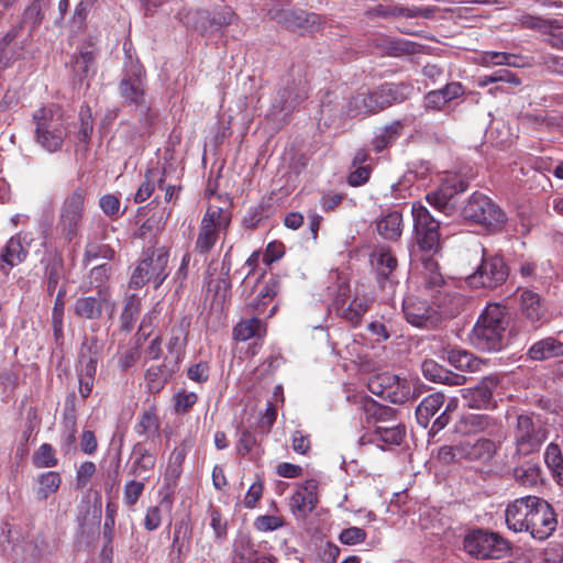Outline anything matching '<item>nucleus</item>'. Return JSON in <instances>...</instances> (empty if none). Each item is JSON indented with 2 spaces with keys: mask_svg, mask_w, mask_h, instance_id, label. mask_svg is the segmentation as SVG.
I'll return each instance as SVG.
<instances>
[{
  "mask_svg": "<svg viewBox=\"0 0 563 563\" xmlns=\"http://www.w3.org/2000/svg\"><path fill=\"white\" fill-rule=\"evenodd\" d=\"M363 410L365 413V419L368 423H373L375 428L379 423H389L396 420L395 415L396 410L376 402L373 399H366L363 402Z\"/></svg>",
  "mask_w": 563,
  "mask_h": 563,
  "instance_id": "obj_40",
  "label": "nucleus"
},
{
  "mask_svg": "<svg viewBox=\"0 0 563 563\" xmlns=\"http://www.w3.org/2000/svg\"><path fill=\"white\" fill-rule=\"evenodd\" d=\"M191 539V527L189 522L181 519L175 523L172 548L177 552L178 558L186 555L189 551Z\"/></svg>",
  "mask_w": 563,
  "mask_h": 563,
  "instance_id": "obj_46",
  "label": "nucleus"
},
{
  "mask_svg": "<svg viewBox=\"0 0 563 563\" xmlns=\"http://www.w3.org/2000/svg\"><path fill=\"white\" fill-rule=\"evenodd\" d=\"M33 464L37 468H51L57 465L58 460L55 456L53 446L48 443L42 444L33 454Z\"/></svg>",
  "mask_w": 563,
  "mask_h": 563,
  "instance_id": "obj_54",
  "label": "nucleus"
},
{
  "mask_svg": "<svg viewBox=\"0 0 563 563\" xmlns=\"http://www.w3.org/2000/svg\"><path fill=\"white\" fill-rule=\"evenodd\" d=\"M464 220L478 224L487 231H500L506 224V213L489 197L474 192L461 211Z\"/></svg>",
  "mask_w": 563,
  "mask_h": 563,
  "instance_id": "obj_7",
  "label": "nucleus"
},
{
  "mask_svg": "<svg viewBox=\"0 0 563 563\" xmlns=\"http://www.w3.org/2000/svg\"><path fill=\"white\" fill-rule=\"evenodd\" d=\"M515 479L527 487L536 486L541 482L542 471L537 463H527L516 467L514 471Z\"/></svg>",
  "mask_w": 563,
  "mask_h": 563,
  "instance_id": "obj_48",
  "label": "nucleus"
},
{
  "mask_svg": "<svg viewBox=\"0 0 563 563\" xmlns=\"http://www.w3.org/2000/svg\"><path fill=\"white\" fill-rule=\"evenodd\" d=\"M516 454L530 455L540 451L548 439V428L541 419L520 415L512 432Z\"/></svg>",
  "mask_w": 563,
  "mask_h": 563,
  "instance_id": "obj_9",
  "label": "nucleus"
},
{
  "mask_svg": "<svg viewBox=\"0 0 563 563\" xmlns=\"http://www.w3.org/2000/svg\"><path fill=\"white\" fill-rule=\"evenodd\" d=\"M422 277L426 290L430 292L432 303L437 307L439 321L442 318H453L457 316L464 307V297L455 291L453 287L446 284L439 272L437 261L431 256L421 258Z\"/></svg>",
  "mask_w": 563,
  "mask_h": 563,
  "instance_id": "obj_2",
  "label": "nucleus"
},
{
  "mask_svg": "<svg viewBox=\"0 0 563 563\" xmlns=\"http://www.w3.org/2000/svg\"><path fill=\"white\" fill-rule=\"evenodd\" d=\"M168 261V250L165 247L153 250L135 267L130 286L141 288L145 284L152 283L154 288H158L169 275Z\"/></svg>",
  "mask_w": 563,
  "mask_h": 563,
  "instance_id": "obj_10",
  "label": "nucleus"
},
{
  "mask_svg": "<svg viewBox=\"0 0 563 563\" xmlns=\"http://www.w3.org/2000/svg\"><path fill=\"white\" fill-rule=\"evenodd\" d=\"M26 257V251L22 246L20 238L12 236L5 244L2 253L1 260L10 267H13L20 263H22Z\"/></svg>",
  "mask_w": 563,
  "mask_h": 563,
  "instance_id": "obj_49",
  "label": "nucleus"
},
{
  "mask_svg": "<svg viewBox=\"0 0 563 563\" xmlns=\"http://www.w3.org/2000/svg\"><path fill=\"white\" fill-rule=\"evenodd\" d=\"M520 310L522 316L532 323L541 321L545 314L540 296L531 290H523L521 292Z\"/></svg>",
  "mask_w": 563,
  "mask_h": 563,
  "instance_id": "obj_39",
  "label": "nucleus"
},
{
  "mask_svg": "<svg viewBox=\"0 0 563 563\" xmlns=\"http://www.w3.org/2000/svg\"><path fill=\"white\" fill-rule=\"evenodd\" d=\"M402 311L406 320L415 327L432 328L439 323V313L427 300L415 296L404 299Z\"/></svg>",
  "mask_w": 563,
  "mask_h": 563,
  "instance_id": "obj_23",
  "label": "nucleus"
},
{
  "mask_svg": "<svg viewBox=\"0 0 563 563\" xmlns=\"http://www.w3.org/2000/svg\"><path fill=\"white\" fill-rule=\"evenodd\" d=\"M401 123L399 121L393 122L386 126L379 134L373 139V146L376 152H382L391 145L400 135Z\"/></svg>",
  "mask_w": 563,
  "mask_h": 563,
  "instance_id": "obj_51",
  "label": "nucleus"
},
{
  "mask_svg": "<svg viewBox=\"0 0 563 563\" xmlns=\"http://www.w3.org/2000/svg\"><path fill=\"white\" fill-rule=\"evenodd\" d=\"M528 356L533 361H545L563 356V341L554 336L539 340L529 347Z\"/></svg>",
  "mask_w": 563,
  "mask_h": 563,
  "instance_id": "obj_33",
  "label": "nucleus"
},
{
  "mask_svg": "<svg viewBox=\"0 0 563 563\" xmlns=\"http://www.w3.org/2000/svg\"><path fill=\"white\" fill-rule=\"evenodd\" d=\"M498 384L497 376H486L476 386L463 389L462 396L466 406L473 409L495 408L493 393Z\"/></svg>",
  "mask_w": 563,
  "mask_h": 563,
  "instance_id": "obj_24",
  "label": "nucleus"
},
{
  "mask_svg": "<svg viewBox=\"0 0 563 563\" xmlns=\"http://www.w3.org/2000/svg\"><path fill=\"white\" fill-rule=\"evenodd\" d=\"M266 333V327L262 320L255 316L240 321L233 329V336L239 341H246L252 338H262Z\"/></svg>",
  "mask_w": 563,
  "mask_h": 563,
  "instance_id": "obj_44",
  "label": "nucleus"
},
{
  "mask_svg": "<svg viewBox=\"0 0 563 563\" xmlns=\"http://www.w3.org/2000/svg\"><path fill=\"white\" fill-rule=\"evenodd\" d=\"M277 21L286 29L294 32H317L324 24L323 19L316 13H309L302 10L282 11L277 15Z\"/></svg>",
  "mask_w": 563,
  "mask_h": 563,
  "instance_id": "obj_26",
  "label": "nucleus"
},
{
  "mask_svg": "<svg viewBox=\"0 0 563 563\" xmlns=\"http://www.w3.org/2000/svg\"><path fill=\"white\" fill-rule=\"evenodd\" d=\"M141 300L136 295H131L124 305L121 313L122 328L124 330H131L140 314Z\"/></svg>",
  "mask_w": 563,
  "mask_h": 563,
  "instance_id": "obj_53",
  "label": "nucleus"
},
{
  "mask_svg": "<svg viewBox=\"0 0 563 563\" xmlns=\"http://www.w3.org/2000/svg\"><path fill=\"white\" fill-rule=\"evenodd\" d=\"M368 388L374 395L393 404H405L412 397L409 382L389 373L372 378Z\"/></svg>",
  "mask_w": 563,
  "mask_h": 563,
  "instance_id": "obj_15",
  "label": "nucleus"
},
{
  "mask_svg": "<svg viewBox=\"0 0 563 563\" xmlns=\"http://www.w3.org/2000/svg\"><path fill=\"white\" fill-rule=\"evenodd\" d=\"M179 364L164 358L163 364L147 368L145 373L147 389L153 394L161 391L179 369Z\"/></svg>",
  "mask_w": 563,
  "mask_h": 563,
  "instance_id": "obj_30",
  "label": "nucleus"
},
{
  "mask_svg": "<svg viewBox=\"0 0 563 563\" xmlns=\"http://www.w3.org/2000/svg\"><path fill=\"white\" fill-rule=\"evenodd\" d=\"M509 314L499 303H489L479 316L470 334L474 347L497 352L508 344Z\"/></svg>",
  "mask_w": 563,
  "mask_h": 563,
  "instance_id": "obj_1",
  "label": "nucleus"
},
{
  "mask_svg": "<svg viewBox=\"0 0 563 563\" xmlns=\"http://www.w3.org/2000/svg\"><path fill=\"white\" fill-rule=\"evenodd\" d=\"M231 223L230 214L218 206H209L200 221L194 252L202 257L213 250L221 232H225Z\"/></svg>",
  "mask_w": 563,
  "mask_h": 563,
  "instance_id": "obj_8",
  "label": "nucleus"
},
{
  "mask_svg": "<svg viewBox=\"0 0 563 563\" xmlns=\"http://www.w3.org/2000/svg\"><path fill=\"white\" fill-rule=\"evenodd\" d=\"M284 526L285 520L282 516L263 515L254 520V528L260 532L275 531Z\"/></svg>",
  "mask_w": 563,
  "mask_h": 563,
  "instance_id": "obj_58",
  "label": "nucleus"
},
{
  "mask_svg": "<svg viewBox=\"0 0 563 563\" xmlns=\"http://www.w3.org/2000/svg\"><path fill=\"white\" fill-rule=\"evenodd\" d=\"M86 195V189L77 187L62 205L57 229L67 241H73L80 233Z\"/></svg>",
  "mask_w": 563,
  "mask_h": 563,
  "instance_id": "obj_13",
  "label": "nucleus"
},
{
  "mask_svg": "<svg viewBox=\"0 0 563 563\" xmlns=\"http://www.w3.org/2000/svg\"><path fill=\"white\" fill-rule=\"evenodd\" d=\"M375 47L388 56L410 55L417 52V44L402 38H391L380 35L374 40Z\"/></svg>",
  "mask_w": 563,
  "mask_h": 563,
  "instance_id": "obj_34",
  "label": "nucleus"
},
{
  "mask_svg": "<svg viewBox=\"0 0 563 563\" xmlns=\"http://www.w3.org/2000/svg\"><path fill=\"white\" fill-rule=\"evenodd\" d=\"M378 234L390 241H396L402 232V216L398 211H390L376 223Z\"/></svg>",
  "mask_w": 563,
  "mask_h": 563,
  "instance_id": "obj_42",
  "label": "nucleus"
},
{
  "mask_svg": "<svg viewBox=\"0 0 563 563\" xmlns=\"http://www.w3.org/2000/svg\"><path fill=\"white\" fill-rule=\"evenodd\" d=\"M114 250L109 245H99L96 243H89L86 246L84 258L86 262L102 257L106 260H112L114 257Z\"/></svg>",
  "mask_w": 563,
  "mask_h": 563,
  "instance_id": "obj_61",
  "label": "nucleus"
},
{
  "mask_svg": "<svg viewBox=\"0 0 563 563\" xmlns=\"http://www.w3.org/2000/svg\"><path fill=\"white\" fill-rule=\"evenodd\" d=\"M197 395L194 391L181 390L174 397V407L177 413L188 412L197 402Z\"/></svg>",
  "mask_w": 563,
  "mask_h": 563,
  "instance_id": "obj_60",
  "label": "nucleus"
},
{
  "mask_svg": "<svg viewBox=\"0 0 563 563\" xmlns=\"http://www.w3.org/2000/svg\"><path fill=\"white\" fill-rule=\"evenodd\" d=\"M509 268L504 258L496 254H489L482 249V261L476 271L466 278L472 288L495 289L501 286L508 278Z\"/></svg>",
  "mask_w": 563,
  "mask_h": 563,
  "instance_id": "obj_12",
  "label": "nucleus"
},
{
  "mask_svg": "<svg viewBox=\"0 0 563 563\" xmlns=\"http://www.w3.org/2000/svg\"><path fill=\"white\" fill-rule=\"evenodd\" d=\"M46 290L52 296L64 276V258L57 250L47 251L42 260Z\"/></svg>",
  "mask_w": 563,
  "mask_h": 563,
  "instance_id": "obj_31",
  "label": "nucleus"
},
{
  "mask_svg": "<svg viewBox=\"0 0 563 563\" xmlns=\"http://www.w3.org/2000/svg\"><path fill=\"white\" fill-rule=\"evenodd\" d=\"M334 308L341 318L353 325H357L368 310V300L365 298H354L349 306L344 307L341 299L336 298L334 301Z\"/></svg>",
  "mask_w": 563,
  "mask_h": 563,
  "instance_id": "obj_38",
  "label": "nucleus"
},
{
  "mask_svg": "<svg viewBox=\"0 0 563 563\" xmlns=\"http://www.w3.org/2000/svg\"><path fill=\"white\" fill-rule=\"evenodd\" d=\"M375 435L387 444H400L406 435V428L402 423L396 420L390 423V427L378 424L375 429Z\"/></svg>",
  "mask_w": 563,
  "mask_h": 563,
  "instance_id": "obj_50",
  "label": "nucleus"
},
{
  "mask_svg": "<svg viewBox=\"0 0 563 563\" xmlns=\"http://www.w3.org/2000/svg\"><path fill=\"white\" fill-rule=\"evenodd\" d=\"M119 90L126 104L140 108L141 120L150 125L153 114L150 106L145 102V71L137 60L130 58L125 63Z\"/></svg>",
  "mask_w": 563,
  "mask_h": 563,
  "instance_id": "obj_6",
  "label": "nucleus"
},
{
  "mask_svg": "<svg viewBox=\"0 0 563 563\" xmlns=\"http://www.w3.org/2000/svg\"><path fill=\"white\" fill-rule=\"evenodd\" d=\"M156 173L154 170H147L145 174V180L139 187L134 201L136 203L143 202L151 197L155 189Z\"/></svg>",
  "mask_w": 563,
  "mask_h": 563,
  "instance_id": "obj_62",
  "label": "nucleus"
},
{
  "mask_svg": "<svg viewBox=\"0 0 563 563\" xmlns=\"http://www.w3.org/2000/svg\"><path fill=\"white\" fill-rule=\"evenodd\" d=\"M467 188L468 181L466 179L457 175H450L438 189L429 192L426 199L434 209L451 216L455 211L454 197L464 192Z\"/></svg>",
  "mask_w": 563,
  "mask_h": 563,
  "instance_id": "obj_16",
  "label": "nucleus"
},
{
  "mask_svg": "<svg viewBox=\"0 0 563 563\" xmlns=\"http://www.w3.org/2000/svg\"><path fill=\"white\" fill-rule=\"evenodd\" d=\"M467 188L468 181L466 179L457 175H450L438 189L429 192L426 199L434 209L451 216L455 211L454 197L464 192Z\"/></svg>",
  "mask_w": 563,
  "mask_h": 563,
  "instance_id": "obj_17",
  "label": "nucleus"
},
{
  "mask_svg": "<svg viewBox=\"0 0 563 563\" xmlns=\"http://www.w3.org/2000/svg\"><path fill=\"white\" fill-rule=\"evenodd\" d=\"M404 88L402 85L385 84L374 91H357L342 107V115L356 118L377 113L395 102H400V90Z\"/></svg>",
  "mask_w": 563,
  "mask_h": 563,
  "instance_id": "obj_4",
  "label": "nucleus"
},
{
  "mask_svg": "<svg viewBox=\"0 0 563 563\" xmlns=\"http://www.w3.org/2000/svg\"><path fill=\"white\" fill-rule=\"evenodd\" d=\"M507 544L498 534L478 530L465 539V549L478 559L499 558Z\"/></svg>",
  "mask_w": 563,
  "mask_h": 563,
  "instance_id": "obj_21",
  "label": "nucleus"
},
{
  "mask_svg": "<svg viewBox=\"0 0 563 563\" xmlns=\"http://www.w3.org/2000/svg\"><path fill=\"white\" fill-rule=\"evenodd\" d=\"M467 188L468 181L466 179L457 175H450L438 189L429 192L426 199L434 209L451 216L455 211L454 197L464 192Z\"/></svg>",
  "mask_w": 563,
  "mask_h": 563,
  "instance_id": "obj_18",
  "label": "nucleus"
},
{
  "mask_svg": "<svg viewBox=\"0 0 563 563\" xmlns=\"http://www.w3.org/2000/svg\"><path fill=\"white\" fill-rule=\"evenodd\" d=\"M36 482L35 498L44 501L59 489L62 477L58 472L48 471L40 474Z\"/></svg>",
  "mask_w": 563,
  "mask_h": 563,
  "instance_id": "obj_45",
  "label": "nucleus"
},
{
  "mask_svg": "<svg viewBox=\"0 0 563 563\" xmlns=\"http://www.w3.org/2000/svg\"><path fill=\"white\" fill-rule=\"evenodd\" d=\"M190 327V319L181 317L170 329V336L167 342V354L165 358L180 365L187 345V335Z\"/></svg>",
  "mask_w": 563,
  "mask_h": 563,
  "instance_id": "obj_29",
  "label": "nucleus"
},
{
  "mask_svg": "<svg viewBox=\"0 0 563 563\" xmlns=\"http://www.w3.org/2000/svg\"><path fill=\"white\" fill-rule=\"evenodd\" d=\"M445 396L442 393H433L424 397L416 408L418 423L427 428L431 419L444 406Z\"/></svg>",
  "mask_w": 563,
  "mask_h": 563,
  "instance_id": "obj_36",
  "label": "nucleus"
},
{
  "mask_svg": "<svg viewBox=\"0 0 563 563\" xmlns=\"http://www.w3.org/2000/svg\"><path fill=\"white\" fill-rule=\"evenodd\" d=\"M280 290V282L278 278H269L263 288L260 290L257 297L249 302V309L252 312L261 316L265 313V307Z\"/></svg>",
  "mask_w": 563,
  "mask_h": 563,
  "instance_id": "obj_43",
  "label": "nucleus"
},
{
  "mask_svg": "<svg viewBox=\"0 0 563 563\" xmlns=\"http://www.w3.org/2000/svg\"><path fill=\"white\" fill-rule=\"evenodd\" d=\"M134 429L139 435H144L153 442L161 438V420L154 407L144 410Z\"/></svg>",
  "mask_w": 563,
  "mask_h": 563,
  "instance_id": "obj_41",
  "label": "nucleus"
},
{
  "mask_svg": "<svg viewBox=\"0 0 563 563\" xmlns=\"http://www.w3.org/2000/svg\"><path fill=\"white\" fill-rule=\"evenodd\" d=\"M132 464L130 474L134 477H142L145 473L152 471L156 463L155 450L146 448L144 442H137L132 451Z\"/></svg>",
  "mask_w": 563,
  "mask_h": 563,
  "instance_id": "obj_32",
  "label": "nucleus"
},
{
  "mask_svg": "<svg viewBox=\"0 0 563 563\" xmlns=\"http://www.w3.org/2000/svg\"><path fill=\"white\" fill-rule=\"evenodd\" d=\"M531 514V522L527 532L534 539L545 540L555 531L558 518L552 506L544 499L537 497Z\"/></svg>",
  "mask_w": 563,
  "mask_h": 563,
  "instance_id": "obj_20",
  "label": "nucleus"
},
{
  "mask_svg": "<svg viewBox=\"0 0 563 563\" xmlns=\"http://www.w3.org/2000/svg\"><path fill=\"white\" fill-rule=\"evenodd\" d=\"M64 434H63V446L66 452H69L74 449V444L76 442V417L73 413H66L64 417Z\"/></svg>",
  "mask_w": 563,
  "mask_h": 563,
  "instance_id": "obj_59",
  "label": "nucleus"
},
{
  "mask_svg": "<svg viewBox=\"0 0 563 563\" xmlns=\"http://www.w3.org/2000/svg\"><path fill=\"white\" fill-rule=\"evenodd\" d=\"M373 261L376 263L377 273L385 279L397 267V260L391 253L390 249L386 246L376 247L372 254Z\"/></svg>",
  "mask_w": 563,
  "mask_h": 563,
  "instance_id": "obj_47",
  "label": "nucleus"
},
{
  "mask_svg": "<svg viewBox=\"0 0 563 563\" xmlns=\"http://www.w3.org/2000/svg\"><path fill=\"white\" fill-rule=\"evenodd\" d=\"M423 376L434 383H442L446 385H462L465 377L462 375L453 374L433 360H426L421 365Z\"/></svg>",
  "mask_w": 563,
  "mask_h": 563,
  "instance_id": "obj_37",
  "label": "nucleus"
},
{
  "mask_svg": "<svg viewBox=\"0 0 563 563\" xmlns=\"http://www.w3.org/2000/svg\"><path fill=\"white\" fill-rule=\"evenodd\" d=\"M32 119L35 124L36 142L49 153L59 151L67 130L66 118L62 109L51 103L37 109Z\"/></svg>",
  "mask_w": 563,
  "mask_h": 563,
  "instance_id": "obj_5",
  "label": "nucleus"
},
{
  "mask_svg": "<svg viewBox=\"0 0 563 563\" xmlns=\"http://www.w3.org/2000/svg\"><path fill=\"white\" fill-rule=\"evenodd\" d=\"M318 483L314 479L306 481L289 498V509L297 518H306L314 509Z\"/></svg>",
  "mask_w": 563,
  "mask_h": 563,
  "instance_id": "obj_27",
  "label": "nucleus"
},
{
  "mask_svg": "<svg viewBox=\"0 0 563 563\" xmlns=\"http://www.w3.org/2000/svg\"><path fill=\"white\" fill-rule=\"evenodd\" d=\"M448 360L454 367L462 371H475L479 365L478 360L472 353L463 350H451Z\"/></svg>",
  "mask_w": 563,
  "mask_h": 563,
  "instance_id": "obj_52",
  "label": "nucleus"
},
{
  "mask_svg": "<svg viewBox=\"0 0 563 563\" xmlns=\"http://www.w3.org/2000/svg\"><path fill=\"white\" fill-rule=\"evenodd\" d=\"M307 97L306 73L300 66H291L280 79L274 107L279 111H291Z\"/></svg>",
  "mask_w": 563,
  "mask_h": 563,
  "instance_id": "obj_11",
  "label": "nucleus"
},
{
  "mask_svg": "<svg viewBox=\"0 0 563 563\" xmlns=\"http://www.w3.org/2000/svg\"><path fill=\"white\" fill-rule=\"evenodd\" d=\"M411 211L418 245L423 251H437L440 243L439 222L420 202L413 203Z\"/></svg>",
  "mask_w": 563,
  "mask_h": 563,
  "instance_id": "obj_14",
  "label": "nucleus"
},
{
  "mask_svg": "<svg viewBox=\"0 0 563 563\" xmlns=\"http://www.w3.org/2000/svg\"><path fill=\"white\" fill-rule=\"evenodd\" d=\"M176 18L187 27L198 31L201 35L213 32L211 15L207 10H181Z\"/></svg>",
  "mask_w": 563,
  "mask_h": 563,
  "instance_id": "obj_35",
  "label": "nucleus"
},
{
  "mask_svg": "<svg viewBox=\"0 0 563 563\" xmlns=\"http://www.w3.org/2000/svg\"><path fill=\"white\" fill-rule=\"evenodd\" d=\"M457 452L462 461H489L497 452L495 441L487 438H479L475 441H460Z\"/></svg>",
  "mask_w": 563,
  "mask_h": 563,
  "instance_id": "obj_28",
  "label": "nucleus"
},
{
  "mask_svg": "<svg viewBox=\"0 0 563 563\" xmlns=\"http://www.w3.org/2000/svg\"><path fill=\"white\" fill-rule=\"evenodd\" d=\"M106 311L110 318L115 312V302L106 288H99L93 296H81L76 299L74 314L80 319L96 320Z\"/></svg>",
  "mask_w": 563,
  "mask_h": 563,
  "instance_id": "obj_19",
  "label": "nucleus"
},
{
  "mask_svg": "<svg viewBox=\"0 0 563 563\" xmlns=\"http://www.w3.org/2000/svg\"><path fill=\"white\" fill-rule=\"evenodd\" d=\"M500 429V422L496 418L485 413L461 415L453 426V432L459 435L486 433L489 437H494Z\"/></svg>",
  "mask_w": 563,
  "mask_h": 563,
  "instance_id": "obj_22",
  "label": "nucleus"
},
{
  "mask_svg": "<svg viewBox=\"0 0 563 563\" xmlns=\"http://www.w3.org/2000/svg\"><path fill=\"white\" fill-rule=\"evenodd\" d=\"M145 489V484L142 481H129L125 483L123 488V503L126 507L132 509L140 497L143 495Z\"/></svg>",
  "mask_w": 563,
  "mask_h": 563,
  "instance_id": "obj_56",
  "label": "nucleus"
},
{
  "mask_svg": "<svg viewBox=\"0 0 563 563\" xmlns=\"http://www.w3.org/2000/svg\"><path fill=\"white\" fill-rule=\"evenodd\" d=\"M43 18L38 0H34L25 8L20 23L14 25L0 42V69L22 55V51L30 44L32 34L37 30Z\"/></svg>",
  "mask_w": 563,
  "mask_h": 563,
  "instance_id": "obj_3",
  "label": "nucleus"
},
{
  "mask_svg": "<svg viewBox=\"0 0 563 563\" xmlns=\"http://www.w3.org/2000/svg\"><path fill=\"white\" fill-rule=\"evenodd\" d=\"M101 347L102 345L97 336H85L79 350L78 357L98 360Z\"/></svg>",
  "mask_w": 563,
  "mask_h": 563,
  "instance_id": "obj_64",
  "label": "nucleus"
},
{
  "mask_svg": "<svg viewBox=\"0 0 563 563\" xmlns=\"http://www.w3.org/2000/svg\"><path fill=\"white\" fill-rule=\"evenodd\" d=\"M519 23L522 27L532 29V30H548V29H559L561 27L558 20H545L540 16H534L531 14H523L519 18Z\"/></svg>",
  "mask_w": 563,
  "mask_h": 563,
  "instance_id": "obj_57",
  "label": "nucleus"
},
{
  "mask_svg": "<svg viewBox=\"0 0 563 563\" xmlns=\"http://www.w3.org/2000/svg\"><path fill=\"white\" fill-rule=\"evenodd\" d=\"M65 296H66V288L60 287L57 292V296L55 298L54 307L52 310V325L54 329V333L56 335L62 333V330H63Z\"/></svg>",
  "mask_w": 563,
  "mask_h": 563,
  "instance_id": "obj_55",
  "label": "nucleus"
},
{
  "mask_svg": "<svg viewBox=\"0 0 563 563\" xmlns=\"http://www.w3.org/2000/svg\"><path fill=\"white\" fill-rule=\"evenodd\" d=\"M457 402L455 399H451L444 407L441 415L432 422L430 433H438L444 429L451 421V413L456 409Z\"/></svg>",
  "mask_w": 563,
  "mask_h": 563,
  "instance_id": "obj_63",
  "label": "nucleus"
},
{
  "mask_svg": "<svg viewBox=\"0 0 563 563\" xmlns=\"http://www.w3.org/2000/svg\"><path fill=\"white\" fill-rule=\"evenodd\" d=\"M537 496H525L508 504L505 518L507 527L515 532H527Z\"/></svg>",
  "mask_w": 563,
  "mask_h": 563,
  "instance_id": "obj_25",
  "label": "nucleus"
}]
</instances>
